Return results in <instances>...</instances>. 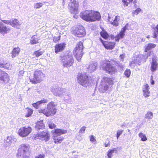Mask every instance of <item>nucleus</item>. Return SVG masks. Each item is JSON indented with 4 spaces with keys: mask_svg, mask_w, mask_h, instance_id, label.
Returning a JSON list of instances; mask_svg holds the SVG:
<instances>
[{
    "mask_svg": "<svg viewBox=\"0 0 158 158\" xmlns=\"http://www.w3.org/2000/svg\"><path fill=\"white\" fill-rule=\"evenodd\" d=\"M49 134L46 131H43L40 133V138H42V139L44 140L45 141H47L49 140Z\"/></svg>",
    "mask_w": 158,
    "mask_h": 158,
    "instance_id": "393cba45",
    "label": "nucleus"
},
{
    "mask_svg": "<svg viewBox=\"0 0 158 158\" xmlns=\"http://www.w3.org/2000/svg\"><path fill=\"white\" fill-rule=\"evenodd\" d=\"M59 59L62 61L63 66L65 67L68 68L72 66L74 62L71 52L61 55L59 57Z\"/></svg>",
    "mask_w": 158,
    "mask_h": 158,
    "instance_id": "f03ea898",
    "label": "nucleus"
},
{
    "mask_svg": "<svg viewBox=\"0 0 158 158\" xmlns=\"http://www.w3.org/2000/svg\"><path fill=\"white\" fill-rule=\"evenodd\" d=\"M111 38H114V36L113 35H111Z\"/></svg>",
    "mask_w": 158,
    "mask_h": 158,
    "instance_id": "69168bd1",
    "label": "nucleus"
},
{
    "mask_svg": "<svg viewBox=\"0 0 158 158\" xmlns=\"http://www.w3.org/2000/svg\"><path fill=\"white\" fill-rule=\"evenodd\" d=\"M45 126L43 123V121L40 120V129L44 128Z\"/></svg>",
    "mask_w": 158,
    "mask_h": 158,
    "instance_id": "603ef678",
    "label": "nucleus"
},
{
    "mask_svg": "<svg viewBox=\"0 0 158 158\" xmlns=\"http://www.w3.org/2000/svg\"><path fill=\"white\" fill-rule=\"evenodd\" d=\"M27 112V114L25 115V116L26 117H28L31 116L32 114L33 111L32 109H28Z\"/></svg>",
    "mask_w": 158,
    "mask_h": 158,
    "instance_id": "79ce46f5",
    "label": "nucleus"
},
{
    "mask_svg": "<svg viewBox=\"0 0 158 158\" xmlns=\"http://www.w3.org/2000/svg\"><path fill=\"white\" fill-rule=\"evenodd\" d=\"M77 80L80 84L85 87L89 85L92 82L91 77H88L86 74H78Z\"/></svg>",
    "mask_w": 158,
    "mask_h": 158,
    "instance_id": "423d86ee",
    "label": "nucleus"
},
{
    "mask_svg": "<svg viewBox=\"0 0 158 158\" xmlns=\"http://www.w3.org/2000/svg\"><path fill=\"white\" fill-rule=\"evenodd\" d=\"M72 33L75 36L78 37H82L85 34V29L82 26L76 27L75 29L73 30Z\"/></svg>",
    "mask_w": 158,
    "mask_h": 158,
    "instance_id": "9b49d317",
    "label": "nucleus"
},
{
    "mask_svg": "<svg viewBox=\"0 0 158 158\" xmlns=\"http://www.w3.org/2000/svg\"><path fill=\"white\" fill-rule=\"evenodd\" d=\"M66 44L65 43H62L58 44L55 46V51L56 53H57L63 51L65 47Z\"/></svg>",
    "mask_w": 158,
    "mask_h": 158,
    "instance_id": "f3484780",
    "label": "nucleus"
},
{
    "mask_svg": "<svg viewBox=\"0 0 158 158\" xmlns=\"http://www.w3.org/2000/svg\"><path fill=\"white\" fill-rule=\"evenodd\" d=\"M109 145H110L109 142L107 144H106V143H105V146L106 147H108V146Z\"/></svg>",
    "mask_w": 158,
    "mask_h": 158,
    "instance_id": "680f3d73",
    "label": "nucleus"
},
{
    "mask_svg": "<svg viewBox=\"0 0 158 158\" xmlns=\"http://www.w3.org/2000/svg\"><path fill=\"white\" fill-rule=\"evenodd\" d=\"M39 75V72L38 71H35L34 74V78L32 79H30V81L34 84L39 83L40 82Z\"/></svg>",
    "mask_w": 158,
    "mask_h": 158,
    "instance_id": "a211bd4d",
    "label": "nucleus"
},
{
    "mask_svg": "<svg viewBox=\"0 0 158 158\" xmlns=\"http://www.w3.org/2000/svg\"><path fill=\"white\" fill-rule=\"evenodd\" d=\"M40 105V101H38L36 103H35L32 104L33 106L35 108L37 109L39 105Z\"/></svg>",
    "mask_w": 158,
    "mask_h": 158,
    "instance_id": "49530a36",
    "label": "nucleus"
},
{
    "mask_svg": "<svg viewBox=\"0 0 158 158\" xmlns=\"http://www.w3.org/2000/svg\"><path fill=\"white\" fill-rule=\"evenodd\" d=\"M48 100L47 99L44 98L43 100H40V104L42 103H44L47 102Z\"/></svg>",
    "mask_w": 158,
    "mask_h": 158,
    "instance_id": "3c124183",
    "label": "nucleus"
},
{
    "mask_svg": "<svg viewBox=\"0 0 158 158\" xmlns=\"http://www.w3.org/2000/svg\"><path fill=\"white\" fill-rule=\"evenodd\" d=\"M29 147L25 144L20 145L16 154L17 158H30L29 151Z\"/></svg>",
    "mask_w": 158,
    "mask_h": 158,
    "instance_id": "20e7f679",
    "label": "nucleus"
},
{
    "mask_svg": "<svg viewBox=\"0 0 158 158\" xmlns=\"http://www.w3.org/2000/svg\"><path fill=\"white\" fill-rule=\"evenodd\" d=\"M153 117V113L152 112H148L145 115V118L148 119H152Z\"/></svg>",
    "mask_w": 158,
    "mask_h": 158,
    "instance_id": "e433bc0d",
    "label": "nucleus"
},
{
    "mask_svg": "<svg viewBox=\"0 0 158 158\" xmlns=\"http://www.w3.org/2000/svg\"><path fill=\"white\" fill-rule=\"evenodd\" d=\"M38 40L37 36L34 35L30 39V43L32 44H34L38 43Z\"/></svg>",
    "mask_w": 158,
    "mask_h": 158,
    "instance_id": "2f4dec72",
    "label": "nucleus"
},
{
    "mask_svg": "<svg viewBox=\"0 0 158 158\" xmlns=\"http://www.w3.org/2000/svg\"><path fill=\"white\" fill-rule=\"evenodd\" d=\"M35 129L37 131H38L40 129V122H38L35 126Z\"/></svg>",
    "mask_w": 158,
    "mask_h": 158,
    "instance_id": "de8ad7c7",
    "label": "nucleus"
},
{
    "mask_svg": "<svg viewBox=\"0 0 158 158\" xmlns=\"http://www.w3.org/2000/svg\"><path fill=\"white\" fill-rule=\"evenodd\" d=\"M124 5L125 6H128L129 4L130 5L131 3H133L134 4V6L136 7L137 3V0H122Z\"/></svg>",
    "mask_w": 158,
    "mask_h": 158,
    "instance_id": "a878e982",
    "label": "nucleus"
},
{
    "mask_svg": "<svg viewBox=\"0 0 158 158\" xmlns=\"http://www.w3.org/2000/svg\"><path fill=\"white\" fill-rule=\"evenodd\" d=\"M9 31V29L0 21V33L4 34L8 33Z\"/></svg>",
    "mask_w": 158,
    "mask_h": 158,
    "instance_id": "aec40b11",
    "label": "nucleus"
},
{
    "mask_svg": "<svg viewBox=\"0 0 158 158\" xmlns=\"http://www.w3.org/2000/svg\"><path fill=\"white\" fill-rule=\"evenodd\" d=\"M125 57V54H121L119 56V57L121 61H123L124 58Z\"/></svg>",
    "mask_w": 158,
    "mask_h": 158,
    "instance_id": "8fccbe9b",
    "label": "nucleus"
},
{
    "mask_svg": "<svg viewBox=\"0 0 158 158\" xmlns=\"http://www.w3.org/2000/svg\"><path fill=\"white\" fill-rule=\"evenodd\" d=\"M120 18L119 16H116L113 21H112L113 19L111 20V21H110L111 24L115 26H118V21L120 19Z\"/></svg>",
    "mask_w": 158,
    "mask_h": 158,
    "instance_id": "c85d7f7f",
    "label": "nucleus"
},
{
    "mask_svg": "<svg viewBox=\"0 0 158 158\" xmlns=\"http://www.w3.org/2000/svg\"><path fill=\"white\" fill-rule=\"evenodd\" d=\"M34 7L35 8H40V3H38L35 5Z\"/></svg>",
    "mask_w": 158,
    "mask_h": 158,
    "instance_id": "4d7b16f0",
    "label": "nucleus"
},
{
    "mask_svg": "<svg viewBox=\"0 0 158 158\" xmlns=\"http://www.w3.org/2000/svg\"><path fill=\"white\" fill-rule=\"evenodd\" d=\"M117 148H114L113 149H110L108 151L107 156L108 158H111V155L114 152L116 153L117 152Z\"/></svg>",
    "mask_w": 158,
    "mask_h": 158,
    "instance_id": "473e14b6",
    "label": "nucleus"
},
{
    "mask_svg": "<svg viewBox=\"0 0 158 158\" xmlns=\"http://www.w3.org/2000/svg\"><path fill=\"white\" fill-rule=\"evenodd\" d=\"M16 140V139L13 136H8L4 141L5 143H6V144H4V146L6 147L9 146L11 143H14Z\"/></svg>",
    "mask_w": 158,
    "mask_h": 158,
    "instance_id": "dca6fc26",
    "label": "nucleus"
},
{
    "mask_svg": "<svg viewBox=\"0 0 158 158\" xmlns=\"http://www.w3.org/2000/svg\"><path fill=\"white\" fill-rule=\"evenodd\" d=\"M115 64L117 66H118L121 69H123V68L124 67V65L120 63L119 62L117 61L115 63Z\"/></svg>",
    "mask_w": 158,
    "mask_h": 158,
    "instance_id": "a19ab883",
    "label": "nucleus"
},
{
    "mask_svg": "<svg viewBox=\"0 0 158 158\" xmlns=\"http://www.w3.org/2000/svg\"><path fill=\"white\" fill-rule=\"evenodd\" d=\"M149 85L148 84H146L143 88V95L145 97H148L149 96L150 91L149 90Z\"/></svg>",
    "mask_w": 158,
    "mask_h": 158,
    "instance_id": "b1692460",
    "label": "nucleus"
},
{
    "mask_svg": "<svg viewBox=\"0 0 158 158\" xmlns=\"http://www.w3.org/2000/svg\"><path fill=\"white\" fill-rule=\"evenodd\" d=\"M35 54L36 56H40V52L39 50L36 51L35 52Z\"/></svg>",
    "mask_w": 158,
    "mask_h": 158,
    "instance_id": "13d9d810",
    "label": "nucleus"
},
{
    "mask_svg": "<svg viewBox=\"0 0 158 158\" xmlns=\"http://www.w3.org/2000/svg\"><path fill=\"white\" fill-rule=\"evenodd\" d=\"M9 31V29L0 21V33L4 34L8 33Z\"/></svg>",
    "mask_w": 158,
    "mask_h": 158,
    "instance_id": "6ab92c4d",
    "label": "nucleus"
},
{
    "mask_svg": "<svg viewBox=\"0 0 158 158\" xmlns=\"http://www.w3.org/2000/svg\"><path fill=\"white\" fill-rule=\"evenodd\" d=\"M52 91L54 95L56 96L64 97L65 98H66V96H68V95H66L67 94L66 93V89L65 88L57 87L53 89Z\"/></svg>",
    "mask_w": 158,
    "mask_h": 158,
    "instance_id": "1a4fd4ad",
    "label": "nucleus"
},
{
    "mask_svg": "<svg viewBox=\"0 0 158 158\" xmlns=\"http://www.w3.org/2000/svg\"><path fill=\"white\" fill-rule=\"evenodd\" d=\"M20 25V23L17 19H15L11 21L10 25L13 27H16L17 26Z\"/></svg>",
    "mask_w": 158,
    "mask_h": 158,
    "instance_id": "c756f323",
    "label": "nucleus"
},
{
    "mask_svg": "<svg viewBox=\"0 0 158 158\" xmlns=\"http://www.w3.org/2000/svg\"><path fill=\"white\" fill-rule=\"evenodd\" d=\"M44 155H41V154H40V158H44Z\"/></svg>",
    "mask_w": 158,
    "mask_h": 158,
    "instance_id": "0e129e2a",
    "label": "nucleus"
},
{
    "mask_svg": "<svg viewBox=\"0 0 158 158\" xmlns=\"http://www.w3.org/2000/svg\"><path fill=\"white\" fill-rule=\"evenodd\" d=\"M48 126L50 129H52L56 127V125L52 123H50L48 124Z\"/></svg>",
    "mask_w": 158,
    "mask_h": 158,
    "instance_id": "37998d69",
    "label": "nucleus"
},
{
    "mask_svg": "<svg viewBox=\"0 0 158 158\" xmlns=\"http://www.w3.org/2000/svg\"><path fill=\"white\" fill-rule=\"evenodd\" d=\"M127 130H128V131L130 133V134L131 133V131L130 130H129V129H128Z\"/></svg>",
    "mask_w": 158,
    "mask_h": 158,
    "instance_id": "338daca9",
    "label": "nucleus"
},
{
    "mask_svg": "<svg viewBox=\"0 0 158 158\" xmlns=\"http://www.w3.org/2000/svg\"><path fill=\"white\" fill-rule=\"evenodd\" d=\"M10 64L6 62V60L4 58L0 57V67L8 69Z\"/></svg>",
    "mask_w": 158,
    "mask_h": 158,
    "instance_id": "412c9836",
    "label": "nucleus"
},
{
    "mask_svg": "<svg viewBox=\"0 0 158 158\" xmlns=\"http://www.w3.org/2000/svg\"><path fill=\"white\" fill-rule=\"evenodd\" d=\"M113 83V81L111 78L107 77H104L101 80L99 90L101 92L104 93L110 88V86Z\"/></svg>",
    "mask_w": 158,
    "mask_h": 158,
    "instance_id": "7ed1b4c3",
    "label": "nucleus"
},
{
    "mask_svg": "<svg viewBox=\"0 0 158 158\" xmlns=\"http://www.w3.org/2000/svg\"><path fill=\"white\" fill-rule=\"evenodd\" d=\"M86 127L85 126H83L80 129V130L79 133H84L85 131V130Z\"/></svg>",
    "mask_w": 158,
    "mask_h": 158,
    "instance_id": "c03bdc74",
    "label": "nucleus"
},
{
    "mask_svg": "<svg viewBox=\"0 0 158 158\" xmlns=\"http://www.w3.org/2000/svg\"><path fill=\"white\" fill-rule=\"evenodd\" d=\"M43 113L47 116L53 115L56 112V109H44Z\"/></svg>",
    "mask_w": 158,
    "mask_h": 158,
    "instance_id": "4be33fe9",
    "label": "nucleus"
},
{
    "mask_svg": "<svg viewBox=\"0 0 158 158\" xmlns=\"http://www.w3.org/2000/svg\"><path fill=\"white\" fill-rule=\"evenodd\" d=\"M31 131L32 129L30 127H22L19 130L18 133L20 136L25 137L28 135L31 132Z\"/></svg>",
    "mask_w": 158,
    "mask_h": 158,
    "instance_id": "ddd939ff",
    "label": "nucleus"
},
{
    "mask_svg": "<svg viewBox=\"0 0 158 158\" xmlns=\"http://www.w3.org/2000/svg\"><path fill=\"white\" fill-rule=\"evenodd\" d=\"M152 85H154V81L152 80L151 82Z\"/></svg>",
    "mask_w": 158,
    "mask_h": 158,
    "instance_id": "e2e57ef3",
    "label": "nucleus"
},
{
    "mask_svg": "<svg viewBox=\"0 0 158 158\" xmlns=\"http://www.w3.org/2000/svg\"><path fill=\"white\" fill-rule=\"evenodd\" d=\"M90 140L92 142H94L96 141L94 135H91L90 137Z\"/></svg>",
    "mask_w": 158,
    "mask_h": 158,
    "instance_id": "5fc2aeb1",
    "label": "nucleus"
},
{
    "mask_svg": "<svg viewBox=\"0 0 158 158\" xmlns=\"http://www.w3.org/2000/svg\"><path fill=\"white\" fill-rule=\"evenodd\" d=\"M131 73V71L130 69H127L124 72V74L127 77L129 78L130 76Z\"/></svg>",
    "mask_w": 158,
    "mask_h": 158,
    "instance_id": "58836bf2",
    "label": "nucleus"
},
{
    "mask_svg": "<svg viewBox=\"0 0 158 158\" xmlns=\"http://www.w3.org/2000/svg\"><path fill=\"white\" fill-rule=\"evenodd\" d=\"M80 17L83 20L88 22L99 21L101 19L100 13L98 11L86 10L80 13Z\"/></svg>",
    "mask_w": 158,
    "mask_h": 158,
    "instance_id": "f257e3e1",
    "label": "nucleus"
},
{
    "mask_svg": "<svg viewBox=\"0 0 158 158\" xmlns=\"http://www.w3.org/2000/svg\"><path fill=\"white\" fill-rule=\"evenodd\" d=\"M57 105L56 103L52 102L48 104L47 109H56Z\"/></svg>",
    "mask_w": 158,
    "mask_h": 158,
    "instance_id": "72a5a7b5",
    "label": "nucleus"
},
{
    "mask_svg": "<svg viewBox=\"0 0 158 158\" xmlns=\"http://www.w3.org/2000/svg\"><path fill=\"white\" fill-rule=\"evenodd\" d=\"M83 43L80 42L77 44L75 48L73 50V54L75 55V57L78 61H80L83 54Z\"/></svg>",
    "mask_w": 158,
    "mask_h": 158,
    "instance_id": "0eeeda50",
    "label": "nucleus"
},
{
    "mask_svg": "<svg viewBox=\"0 0 158 158\" xmlns=\"http://www.w3.org/2000/svg\"><path fill=\"white\" fill-rule=\"evenodd\" d=\"M158 60L156 56L153 55L152 58V61L150 69L152 72H155L157 69L158 64L157 63Z\"/></svg>",
    "mask_w": 158,
    "mask_h": 158,
    "instance_id": "4468645a",
    "label": "nucleus"
},
{
    "mask_svg": "<svg viewBox=\"0 0 158 158\" xmlns=\"http://www.w3.org/2000/svg\"><path fill=\"white\" fill-rule=\"evenodd\" d=\"M70 2L69 4V9L70 12L76 14L78 13V2L75 0H69Z\"/></svg>",
    "mask_w": 158,
    "mask_h": 158,
    "instance_id": "9d476101",
    "label": "nucleus"
},
{
    "mask_svg": "<svg viewBox=\"0 0 158 158\" xmlns=\"http://www.w3.org/2000/svg\"><path fill=\"white\" fill-rule=\"evenodd\" d=\"M100 66L103 69L106 73L111 74H114L117 72V70L115 66L107 63L105 60L100 61Z\"/></svg>",
    "mask_w": 158,
    "mask_h": 158,
    "instance_id": "39448f33",
    "label": "nucleus"
},
{
    "mask_svg": "<svg viewBox=\"0 0 158 158\" xmlns=\"http://www.w3.org/2000/svg\"><path fill=\"white\" fill-rule=\"evenodd\" d=\"M9 80L8 74L5 71L0 69V83L1 84H6Z\"/></svg>",
    "mask_w": 158,
    "mask_h": 158,
    "instance_id": "f8f14e48",
    "label": "nucleus"
},
{
    "mask_svg": "<svg viewBox=\"0 0 158 158\" xmlns=\"http://www.w3.org/2000/svg\"><path fill=\"white\" fill-rule=\"evenodd\" d=\"M1 21L4 23L7 24H10V25L11 24V20H1Z\"/></svg>",
    "mask_w": 158,
    "mask_h": 158,
    "instance_id": "09e8293b",
    "label": "nucleus"
},
{
    "mask_svg": "<svg viewBox=\"0 0 158 158\" xmlns=\"http://www.w3.org/2000/svg\"><path fill=\"white\" fill-rule=\"evenodd\" d=\"M40 78H43V77L44 78L45 77V75L42 72H40ZM42 80V79H40V81Z\"/></svg>",
    "mask_w": 158,
    "mask_h": 158,
    "instance_id": "6e6d98bb",
    "label": "nucleus"
},
{
    "mask_svg": "<svg viewBox=\"0 0 158 158\" xmlns=\"http://www.w3.org/2000/svg\"><path fill=\"white\" fill-rule=\"evenodd\" d=\"M111 17H110V16L109 15V14L108 15V20L109 21V22H110V21H111Z\"/></svg>",
    "mask_w": 158,
    "mask_h": 158,
    "instance_id": "052dcab7",
    "label": "nucleus"
},
{
    "mask_svg": "<svg viewBox=\"0 0 158 158\" xmlns=\"http://www.w3.org/2000/svg\"><path fill=\"white\" fill-rule=\"evenodd\" d=\"M141 10V9L139 8H137L135 10V14L137 15L138 13L140 12Z\"/></svg>",
    "mask_w": 158,
    "mask_h": 158,
    "instance_id": "864d4df0",
    "label": "nucleus"
},
{
    "mask_svg": "<svg viewBox=\"0 0 158 158\" xmlns=\"http://www.w3.org/2000/svg\"><path fill=\"white\" fill-rule=\"evenodd\" d=\"M155 47L156 45L154 44H148L145 49V51H147V50H149L151 48H155Z\"/></svg>",
    "mask_w": 158,
    "mask_h": 158,
    "instance_id": "c9c22d12",
    "label": "nucleus"
},
{
    "mask_svg": "<svg viewBox=\"0 0 158 158\" xmlns=\"http://www.w3.org/2000/svg\"><path fill=\"white\" fill-rule=\"evenodd\" d=\"M123 130H118L117 133V137L118 139V137H119L120 135L122 134L123 132Z\"/></svg>",
    "mask_w": 158,
    "mask_h": 158,
    "instance_id": "a18cd8bd",
    "label": "nucleus"
},
{
    "mask_svg": "<svg viewBox=\"0 0 158 158\" xmlns=\"http://www.w3.org/2000/svg\"><path fill=\"white\" fill-rule=\"evenodd\" d=\"M154 30L153 37L155 38H158V24L155 27H153Z\"/></svg>",
    "mask_w": 158,
    "mask_h": 158,
    "instance_id": "7c9ffc66",
    "label": "nucleus"
},
{
    "mask_svg": "<svg viewBox=\"0 0 158 158\" xmlns=\"http://www.w3.org/2000/svg\"><path fill=\"white\" fill-rule=\"evenodd\" d=\"M60 35H59L57 36H55L53 37V41L55 43H57L58 41L60 40Z\"/></svg>",
    "mask_w": 158,
    "mask_h": 158,
    "instance_id": "ea45409f",
    "label": "nucleus"
},
{
    "mask_svg": "<svg viewBox=\"0 0 158 158\" xmlns=\"http://www.w3.org/2000/svg\"><path fill=\"white\" fill-rule=\"evenodd\" d=\"M35 158H40V155H39L38 156H36Z\"/></svg>",
    "mask_w": 158,
    "mask_h": 158,
    "instance_id": "774afa93",
    "label": "nucleus"
},
{
    "mask_svg": "<svg viewBox=\"0 0 158 158\" xmlns=\"http://www.w3.org/2000/svg\"><path fill=\"white\" fill-rule=\"evenodd\" d=\"M53 131L54 133L53 139L55 143H60L64 138L63 137L58 136L62 134H65L67 132V130L60 129H56L54 131L52 130V132H53Z\"/></svg>",
    "mask_w": 158,
    "mask_h": 158,
    "instance_id": "6e6552de",
    "label": "nucleus"
},
{
    "mask_svg": "<svg viewBox=\"0 0 158 158\" xmlns=\"http://www.w3.org/2000/svg\"><path fill=\"white\" fill-rule=\"evenodd\" d=\"M128 24H127L125 27H124L121 29V31L119 34H117L115 37V39L116 41H119L120 39H123L125 35V32L127 29V26Z\"/></svg>",
    "mask_w": 158,
    "mask_h": 158,
    "instance_id": "2eb2a0df",
    "label": "nucleus"
},
{
    "mask_svg": "<svg viewBox=\"0 0 158 158\" xmlns=\"http://www.w3.org/2000/svg\"><path fill=\"white\" fill-rule=\"evenodd\" d=\"M105 43L104 46L107 49H112L114 47L115 43L114 42L106 41Z\"/></svg>",
    "mask_w": 158,
    "mask_h": 158,
    "instance_id": "5701e85b",
    "label": "nucleus"
},
{
    "mask_svg": "<svg viewBox=\"0 0 158 158\" xmlns=\"http://www.w3.org/2000/svg\"><path fill=\"white\" fill-rule=\"evenodd\" d=\"M100 35L102 38L105 39H106L109 37L108 34L105 31H101L100 32Z\"/></svg>",
    "mask_w": 158,
    "mask_h": 158,
    "instance_id": "f704fd0d",
    "label": "nucleus"
},
{
    "mask_svg": "<svg viewBox=\"0 0 158 158\" xmlns=\"http://www.w3.org/2000/svg\"><path fill=\"white\" fill-rule=\"evenodd\" d=\"M97 63H92L89 65L87 66V68L88 69L89 72L91 73L95 70L97 68Z\"/></svg>",
    "mask_w": 158,
    "mask_h": 158,
    "instance_id": "bb28decb",
    "label": "nucleus"
},
{
    "mask_svg": "<svg viewBox=\"0 0 158 158\" xmlns=\"http://www.w3.org/2000/svg\"><path fill=\"white\" fill-rule=\"evenodd\" d=\"M20 51V48H14L12 50L11 52L12 57H15L18 55Z\"/></svg>",
    "mask_w": 158,
    "mask_h": 158,
    "instance_id": "cd10ccee",
    "label": "nucleus"
},
{
    "mask_svg": "<svg viewBox=\"0 0 158 158\" xmlns=\"http://www.w3.org/2000/svg\"><path fill=\"white\" fill-rule=\"evenodd\" d=\"M139 137L141 138V140L143 141H145L147 139L145 135H144L142 133H140L139 134Z\"/></svg>",
    "mask_w": 158,
    "mask_h": 158,
    "instance_id": "4c0bfd02",
    "label": "nucleus"
},
{
    "mask_svg": "<svg viewBox=\"0 0 158 158\" xmlns=\"http://www.w3.org/2000/svg\"><path fill=\"white\" fill-rule=\"evenodd\" d=\"M100 40L102 42L103 46L104 45V44H105V43L106 42V41L103 40L101 38H100Z\"/></svg>",
    "mask_w": 158,
    "mask_h": 158,
    "instance_id": "bf43d9fd",
    "label": "nucleus"
}]
</instances>
